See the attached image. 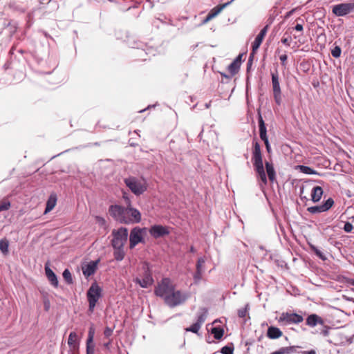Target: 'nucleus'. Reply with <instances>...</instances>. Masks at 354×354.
<instances>
[{
    "mask_svg": "<svg viewBox=\"0 0 354 354\" xmlns=\"http://www.w3.org/2000/svg\"><path fill=\"white\" fill-rule=\"evenodd\" d=\"M272 77V86L273 91V97L276 104L280 105L281 103V90L279 84V73L277 70L271 72Z\"/></svg>",
    "mask_w": 354,
    "mask_h": 354,
    "instance_id": "nucleus-8",
    "label": "nucleus"
},
{
    "mask_svg": "<svg viewBox=\"0 0 354 354\" xmlns=\"http://www.w3.org/2000/svg\"><path fill=\"white\" fill-rule=\"evenodd\" d=\"M241 65L238 64L237 60H234L229 66L228 71L231 73L232 75H235L238 73Z\"/></svg>",
    "mask_w": 354,
    "mask_h": 354,
    "instance_id": "nucleus-27",
    "label": "nucleus"
},
{
    "mask_svg": "<svg viewBox=\"0 0 354 354\" xmlns=\"http://www.w3.org/2000/svg\"><path fill=\"white\" fill-rule=\"evenodd\" d=\"M122 198L124 200L127 206H129V207L131 206V200H130L129 197L127 196V193H125V192L123 193Z\"/></svg>",
    "mask_w": 354,
    "mask_h": 354,
    "instance_id": "nucleus-50",
    "label": "nucleus"
},
{
    "mask_svg": "<svg viewBox=\"0 0 354 354\" xmlns=\"http://www.w3.org/2000/svg\"><path fill=\"white\" fill-rule=\"evenodd\" d=\"M343 229L346 232L350 233L352 232V230L353 229V224L350 222H346L344 223V226Z\"/></svg>",
    "mask_w": 354,
    "mask_h": 354,
    "instance_id": "nucleus-46",
    "label": "nucleus"
},
{
    "mask_svg": "<svg viewBox=\"0 0 354 354\" xmlns=\"http://www.w3.org/2000/svg\"><path fill=\"white\" fill-rule=\"evenodd\" d=\"M134 282L139 284L140 287L147 288L153 283L151 271L147 263H143L141 268V272L139 277L134 279Z\"/></svg>",
    "mask_w": 354,
    "mask_h": 354,
    "instance_id": "nucleus-2",
    "label": "nucleus"
},
{
    "mask_svg": "<svg viewBox=\"0 0 354 354\" xmlns=\"http://www.w3.org/2000/svg\"><path fill=\"white\" fill-rule=\"evenodd\" d=\"M100 261V259H98L95 261H91L88 263L82 266V270L84 277H89L95 274V272L97 270Z\"/></svg>",
    "mask_w": 354,
    "mask_h": 354,
    "instance_id": "nucleus-15",
    "label": "nucleus"
},
{
    "mask_svg": "<svg viewBox=\"0 0 354 354\" xmlns=\"http://www.w3.org/2000/svg\"><path fill=\"white\" fill-rule=\"evenodd\" d=\"M295 30H296L297 31H303L304 30V28H303V24H297L295 26Z\"/></svg>",
    "mask_w": 354,
    "mask_h": 354,
    "instance_id": "nucleus-55",
    "label": "nucleus"
},
{
    "mask_svg": "<svg viewBox=\"0 0 354 354\" xmlns=\"http://www.w3.org/2000/svg\"><path fill=\"white\" fill-rule=\"evenodd\" d=\"M303 320V317L297 313H283L279 317V322H283L287 324H299Z\"/></svg>",
    "mask_w": 354,
    "mask_h": 354,
    "instance_id": "nucleus-11",
    "label": "nucleus"
},
{
    "mask_svg": "<svg viewBox=\"0 0 354 354\" xmlns=\"http://www.w3.org/2000/svg\"><path fill=\"white\" fill-rule=\"evenodd\" d=\"M281 43L289 46H290V41H289V39L288 38H282L281 39Z\"/></svg>",
    "mask_w": 354,
    "mask_h": 354,
    "instance_id": "nucleus-58",
    "label": "nucleus"
},
{
    "mask_svg": "<svg viewBox=\"0 0 354 354\" xmlns=\"http://www.w3.org/2000/svg\"><path fill=\"white\" fill-rule=\"evenodd\" d=\"M57 203V196L55 194H52L50 195L47 202L46 206L44 211V214H47L50 212L56 205Z\"/></svg>",
    "mask_w": 354,
    "mask_h": 354,
    "instance_id": "nucleus-21",
    "label": "nucleus"
},
{
    "mask_svg": "<svg viewBox=\"0 0 354 354\" xmlns=\"http://www.w3.org/2000/svg\"><path fill=\"white\" fill-rule=\"evenodd\" d=\"M203 272L196 270L195 273L193 275V279L194 281V283H198L202 279Z\"/></svg>",
    "mask_w": 354,
    "mask_h": 354,
    "instance_id": "nucleus-39",
    "label": "nucleus"
},
{
    "mask_svg": "<svg viewBox=\"0 0 354 354\" xmlns=\"http://www.w3.org/2000/svg\"><path fill=\"white\" fill-rule=\"evenodd\" d=\"M111 342H112V339H109L108 342H104L103 344V346L104 347V348L106 351H110Z\"/></svg>",
    "mask_w": 354,
    "mask_h": 354,
    "instance_id": "nucleus-53",
    "label": "nucleus"
},
{
    "mask_svg": "<svg viewBox=\"0 0 354 354\" xmlns=\"http://www.w3.org/2000/svg\"><path fill=\"white\" fill-rule=\"evenodd\" d=\"M288 352H290V354H292V353H297V349L299 348V346H288Z\"/></svg>",
    "mask_w": 354,
    "mask_h": 354,
    "instance_id": "nucleus-51",
    "label": "nucleus"
},
{
    "mask_svg": "<svg viewBox=\"0 0 354 354\" xmlns=\"http://www.w3.org/2000/svg\"><path fill=\"white\" fill-rule=\"evenodd\" d=\"M234 348L230 346H225L221 348L222 354H234Z\"/></svg>",
    "mask_w": 354,
    "mask_h": 354,
    "instance_id": "nucleus-42",
    "label": "nucleus"
},
{
    "mask_svg": "<svg viewBox=\"0 0 354 354\" xmlns=\"http://www.w3.org/2000/svg\"><path fill=\"white\" fill-rule=\"evenodd\" d=\"M211 333L216 339H220L223 335L224 330L220 327H214L212 328Z\"/></svg>",
    "mask_w": 354,
    "mask_h": 354,
    "instance_id": "nucleus-28",
    "label": "nucleus"
},
{
    "mask_svg": "<svg viewBox=\"0 0 354 354\" xmlns=\"http://www.w3.org/2000/svg\"><path fill=\"white\" fill-rule=\"evenodd\" d=\"M174 287L175 286L170 279L163 278L155 288L154 293L165 301Z\"/></svg>",
    "mask_w": 354,
    "mask_h": 354,
    "instance_id": "nucleus-5",
    "label": "nucleus"
},
{
    "mask_svg": "<svg viewBox=\"0 0 354 354\" xmlns=\"http://www.w3.org/2000/svg\"><path fill=\"white\" fill-rule=\"evenodd\" d=\"M205 259L204 257H200L198 258L196 265V270L197 271H205Z\"/></svg>",
    "mask_w": 354,
    "mask_h": 354,
    "instance_id": "nucleus-31",
    "label": "nucleus"
},
{
    "mask_svg": "<svg viewBox=\"0 0 354 354\" xmlns=\"http://www.w3.org/2000/svg\"><path fill=\"white\" fill-rule=\"evenodd\" d=\"M212 19L210 17L209 15H207V17L202 21L201 25L206 24L207 22H209Z\"/></svg>",
    "mask_w": 354,
    "mask_h": 354,
    "instance_id": "nucleus-56",
    "label": "nucleus"
},
{
    "mask_svg": "<svg viewBox=\"0 0 354 354\" xmlns=\"http://www.w3.org/2000/svg\"><path fill=\"white\" fill-rule=\"evenodd\" d=\"M63 277L64 278V279L68 283H71L72 281H73V279H72V276H71V274L70 272V271L68 270V269H66L64 272H63Z\"/></svg>",
    "mask_w": 354,
    "mask_h": 354,
    "instance_id": "nucleus-41",
    "label": "nucleus"
},
{
    "mask_svg": "<svg viewBox=\"0 0 354 354\" xmlns=\"http://www.w3.org/2000/svg\"><path fill=\"white\" fill-rule=\"evenodd\" d=\"M68 344L70 346V348L73 349H75L78 347L77 334L75 332H71L69 334L68 339Z\"/></svg>",
    "mask_w": 354,
    "mask_h": 354,
    "instance_id": "nucleus-25",
    "label": "nucleus"
},
{
    "mask_svg": "<svg viewBox=\"0 0 354 354\" xmlns=\"http://www.w3.org/2000/svg\"><path fill=\"white\" fill-rule=\"evenodd\" d=\"M280 61L281 62V64L283 66L286 65V62L287 61L288 56L286 54L281 55L279 57Z\"/></svg>",
    "mask_w": 354,
    "mask_h": 354,
    "instance_id": "nucleus-52",
    "label": "nucleus"
},
{
    "mask_svg": "<svg viewBox=\"0 0 354 354\" xmlns=\"http://www.w3.org/2000/svg\"><path fill=\"white\" fill-rule=\"evenodd\" d=\"M113 256L116 261H122L125 256V252L124 251V248H113Z\"/></svg>",
    "mask_w": 354,
    "mask_h": 354,
    "instance_id": "nucleus-26",
    "label": "nucleus"
},
{
    "mask_svg": "<svg viewBox=\"0 0 354 354\" xmlns=\"http://www.w3.org/2000/svg\"><path fill=\"white\" fill-rule=\"evenodd\" d=\"M354 10V1L342 3L333 6V13L337 17H344Z\"/></svg>",
    "mask_w": 354,
    "mask_h": 354,
    "instance_id": "nucleus-9",
    "label": "nucleus"
},
{
    "mask_svg": "<svg viewBox=\"0 0 354 354\" xmlns=\"http://www.w3.org/2000/svg\"><path fill=\"white\" fill-rule=\"evenodd\" d=\"M259 135L267 132L265 122H264L261 115H259Z\"/></svg>",
    "mask_w": 354,
    "mask_h": 354,
    "instance_id": "nucleus-34",
    "label": "nucleus"
},
{
    "mask_svg": "<svg viewBox=\"0 0 354 354\" xmlns=\"http://www.w3.org/2000/svg\"><path fill=\"white\" fill-rule=\"evenodd\" d=\"M45 272L46 275L48 279V281L50 282V283L54 287H57L58 286V280L57 278V276L54 273V272L48 266H45Z\"/></svg>",
    "mask_w": 354,
    "mask_h": 354,
    "instance_id": "nucleus-18",
    "label": "nucleus"
},
{
    "mask_svg": "<svg viewBox=\"0 0 354 354\" xmlns=\"http://www.w3.org/2000/svg\"><path fill=\"white\" fill-rule=\"evenodd\" d=\"M302 354H316L314 350L301 351Z\"/></svg>",
    "mask_w": 354,
    "mask_h": 354,
    "instance_id": "nucleus-61",
    "label": "nucleus"
},
{
    "mask_svg": "<svg viewBox=\"0 0 354 354\" xmlns=\"http://www.w3.org/2000/svg\"><path fill=\"white\" fill-rule=\"evenodd\" d=\"M112 236L111 245L113 248H124L128 239V230L123 227L118 230H113L112 231Z\"/></svg>",
    "mask_w": 354,
    "mask_h": 354,
    "instance_id": "nucleus-7",
    "label": "nucleus"
},
{
    "mask_svg": "<svg viewBox=\"0 0 354 354\" xmlns=\"http://www.w3.org/2000/svg\"><path fill=\"white\" fill-rule=\"evenodd\" d=\"M113 332V329L110 327H106L104 330V335L105 338L109 339V337L112 335Z\"/></svg>",
    "mask_w": 354,
    "mask_h": 354,
    "instance_id": "nucleus-43",
    "label": "nucleus"
},
{
    "mask_svg": "<svg viewBox=\"0 0 354 354\" xmlns=\"http://www.w3.org/2000/svg\"><path fill=\"white\" fill-rule=\"evenodd\" d=\"M304 187H301L300 188V197H301V200H308L307 197L306 196H303V193H304Z\"/></svg>",
    "mask_w": 354,
    "mask_h": 354,
    "instance_id": "nucleus-59",
    "label": "nucleus"
},
{
    "mask_svg": "<svg viewBox=\"0 0 354 354\" xmlns=\"http://www.w3.org/2000/svg\"><path fill=\"white\" fill-rule=\"evenodd\" d=\"M129 211H130L129 217L131 218V223H137L141 221V214L140 212L131 206L129 207Z\"/></svg>",
    "mask_w": 354,
    "mask_h": 354,
    "instance_id": "nucleus-23",
    "label": "nucleus"
},
{
    "mask_svg": "<svg viewBox=\"0 0 354 354\" xmlns=\"http://www.w3.org/2000/svg\"><path fill=\"white\" fill-rule=\"evenodd\" d=\"M268 29V26H266L263 27L258 35L256 37L254 41L252 44V53L250 54V57L256 53L259 46H261Z\"/></svg>",
    "mask_w": 354,
    "mask_h": 354,
    "instance_id": "nucleus-14",
    "label": "nucleus"
},
{
    "mask_svg": "<svg viewBox=\"0 0 354 354\" xmlns=\"http://www.w3.org/2000/svg\"><path fill=\"white\" fill-rule=\"evenodd\" d=\"M95 221L96 222L99 224V225L100 226H105L106 225V221L104 218L100 216H95Z\"/></svg>",
    "mask_w": 354,
    "mask_h": 354,
    "instance_id": "nucleus-49",
    "label": "nucleus"
},
{
    "mask_svg": "<svg viewBox=\"0 0 354 354\" xmlns=\"http://www.w3.org/2000/svg\"><path fill=\"white\" fill-rule=\"evenodd\" d=\"M264 144L266 145V150L268 153L270 152L271 151V147H270V143H269V141H266V142H264Z\"/></svg>",
    "mask_w": 354,
    "mask_h": 354,
    "instance_id": "nucleus-60",
    "label": "nucleus"
},
{
    "mask_svg": "<svg viewBox=\"0 0 354 354\" xmlns=\"http://www.w3.org/2000/svg\"><path fill=\"white\" fill-rule=\"evenodd\" d=\"M252 162L257 176L260 178L263 185H266L268 180L263 167L261 147L258 142L254 143Z\"/></svg>",
    "mask_w": 354,
    "mask_h": 354,
    "instance_id": "nucleus-1",
    "label": "nucleus"
},
{
    "mask_svg": "<svg viewBox=\"0 0 354 354\" xmlns=\"http://www.w3.org/2000/svg\"><path fill=\"white\" fill-rule=\"evenodd\" d=\"M348 220H350L349 222L351 223L352 224L354 223V216L349 217Z\"/></svg>",
    "mask_w": 354,
    "mask_h": 354,
    "instance_id": "nucleus-64",
    "label": "nucleus"
},
{
    "mask_svg": "<svg viewBox=\"0 0 354 354\" xmlns=\"http://www.w3.org/2000/svg\"><path fill=\"white\" fill-rule=\"evenodd\" d=\"M123 207L114 205H111L109 209L110 215L117 221L122 223V221H126L127 218L122 216Z\"/></svg>",
    "mask_w": 354,
    "mask_h": 354,
    "instance_id": "nucleus-16",
    "label": "nucleus"
},
{
    "mask_svg": "<svg viewBox=\"0 0 354 354\" xmlns=\"http://www.w3.org/2000/svg\"><path fill=\"white\" fill-rule=\"evenodd\" d=\"M283 335L282 331L277 327L270 326L267 330V337L270 339H274L279 338Z\"/></svg>",
    "mask_w": 354,
    "mask_h": 354,
    "instance_id": "nucleus-17",
    "label": "nucleus"
},
{
    "mask_svg": "<svg viewBox=\"0 0 354 354\" xmlns=\"http://www.w3.org/2000/svg\"><path fill=\"white\" fill-rule=\"evenodd\" d=\"M334 205V201L332 198H328L324 203L321 205L324 212L329 210L332 206Z\"/></svg>",
    "mask_w": 354,
    "mask_h": 354,
    "instance_id": "nucleus-32",
    "label": "nucleus"
},
{
    "mask_svg": "<svg viewBox=\"0 0 354 354\" xmlns=\"http://www.w3.org/2000/svg\"><path fill=\"white\" fill-rule=\"evenodd\" d=\"M95 345L93 343L86 344V354H94Z\"/></svg>",
    "mask_w": 354,
    "mask_h": 354,
    "instance_id": "nucleus-48",
    "label": "nucleus"
},
{
    "mask_svg": "<svg viewBox=\"0 0 354 354\" xmlns=\"http://www.w3.org/2000/svg\"><path fill=\"white\" fill-rule=\"evenodd\" d=\"M265 165L268 177L270 181L273 183L276 180V172L274 166L272 163L269 162H266Z\"/></svg>",
    "mask_w": 354,
    "mask_h": 354,
    "instance_id": "nucleus-24",
    "label": "nucleus"
},
{
    "mask_svg": "<svg viewBox=\"0 0 354 354\" xmlns=\"http://www.w3.org/2000/svg\"><path fill=\"white\" fill-rule=\"evenodd\" d=\"M189 295L186 292L176 290H172L169 295L167 297L165 303L169 307L174 308L183 304L188 298Z\"/></svg>",
    "mask_w": 354,
    "mask_h": 354,
    "instance_id": "nucleus-6",
    "label": "nucleus"
},
{
    "mask_svg": "<svg viewBox=\"0 0 354 354\" xmlns=\"http://www.w3.org/2000/svg\"><path fill=\"white\" fill-rule=\"evenodd\" d=\"M312 249L314 251V252L315 253V254L319 257L320 259H322V260H325L326 259V257L325 255L319 250L317 249L316 247L315 246H313L312 247Z\"/></svg>",
    "mask_w": 354,
    "mask_h": 354,
    "instance_id": "nucleus-44",
    "label": "nucleus"
},
{
    "mask_svg": "<svg viewBox=\"0 0 354 354\" xmlns=\"http://www.w3.org/2000/svg\"><path fill=\"white\" fill-rule=\"evenodd\" d=\"M102 288L97 283H93L87 290L86 296L88 302V311L93 313L97 302L102 297Z\"/></svg>",
    "mask_w": 354,
    "mask_h": 354,
    "instance_id": "nucleus-3",
    "label": "nucleus"
},
{
    "mask_svg": "<svg viewBox=\"0 0 354 354\" xmlns=\"http://www.w3.org/2000/svg\"><path fill=\"white\" fill-rule=\"evenodd\" d=\"M44 309L46 311H48L50 308V301H48V299H46L44 301Z\"/></svg>",
    "mask_w": 354,
    "mask_h": 354,
    "instance_id": "nucleus-54",
    "label": "nucleus"
},
{
    "mask_svg": "<svg viewBox=\"0 0 354 354\" xmlns=\"http://www.w3.org/2000/svg\"><path fill=\"white\" fill-rule=\"evenodd\" d=\"M207 315V310L205 308L200 309L197 315V320L190 327L186 329L187 331H190L194 333H197L200 330L202 324L204 323Z\"/></svg>",
    "mask_w": 354,
    "mask_h": 354,
    "instance_id": "nucleus-10",
    "label": "nucleus"
},
{
    "mask_svg": "<svg viewBox=\"0 0 354 354\" xmlns=\"http://www.w3.org/2000/svg\"><path fill=\"white\" fill-rule=\"evenodd\" d=\"M271 354H290L288 347H282L279 350L272 352Z\"/></svg>",
    "mask_w": 354,
    "mask_h": 354,
    "instance_id": "nucleus-45",
    "label": "nucleus"
},
{
    "mask_svg": "<svg viewBox=\"0 0 354 354\" xmlns=\"http://www.w3.org/2000/svg\"><path fill=\"white\" fill-rule=\"evenodd\" d=\"M127 187L137 196L142 194L147 189V186L144 180L138 179L136 177L130 176L124 180Z\"/></svg>",
    "mask_w": 354,
    "mask_h": 354,
    "instance_id": "nucleus-4",
    "label": "nucleus"
},
{
    "mask_svg": "<svg viewBox=\"0 0 354 354\" xmlns=\"http://www.w3.org/2000/svg\"><path fill=\"white\" fill-rule=\"evenodd\" d=\"M9 6H10V8H12L13 10H18L21 12H25V9L20 8L18 5H17V3L15 2L10 3Z\"/></svg>",
    "mask_w": 354,
    "mask_h": 354,
    "instance_id": "nucleus-47",
    "label": "nucleus"
},
{
    "mask_svg": "<svg viewBox=\"0 0 354 354\" xmlns=\"http://www.w3.org/2000/svg\"><path fill=\"white\" fill-rule=\"evenodd\" d=\"M323 195V189L319 186H315L311 191V199L314 203L320 201Z\"/></svg>",
    "mask_w": 354,
    "mask_h": 354,
    "instance_id": "nucleus-20",
    "label": "nucleus"
},
{
    "mask_svg": "<svg viewBox=\"0 0 354 354\" xmlns=\"http://www.w3.org/2000/svg\"><path fill=\"white\" fill-rule=\"evenodd\" d=\"M318 324H323V320L315 314L309 315L306 319V324L309 326L314 327Z\"/></svg>",
    "mask_w": 354,
    "mask_h": 354,
    "instance_id": "nucleus-19",
    "label": "nucleus"
},
{
    "mask_svg": "<svg viewBox=\"0 0 354 354\" xmlns=\"http://www.w3.org/2000/svg\"><path fill=\"white\" fill-rule=\"evenodd\" d=\"M150 235L154 239H158L164 236L169 234V227L161 225H152L149 230Z\"/></svg>",
    "mask_w": 354,
    "mask_h": 354,
    "instance_id": "nucleus-12",
    "label": "nucleus"
},
{
    "mask_svg": "<svg viewBox=\"0 0 354 354\" xmlns=\"http://www.w3.org/2000/svg\"><path fill=\"white\" fill-rule=\"evenodd\" d=\"M94 333H95L94 328L93 327H91L88 330V338L86 340V344H88L90 343H93Z\"/></svg>",
    "mask_w": 354,
    "mask_h": 354,
    "instance_id": "nucleus-40",
    "label": "nucleus"
},
{
    "mask_svg": "<svg viewBox=\"0 0 354 354\" xmlns=\"http://www.w3.org/2000/svg\"><path fill=\"white\" fill-rule=\"evenodd\" d=\"M342 53L341 48L338 46H335L331 50V55L333 57L338 58Z\"/></svg>",
    "mask_w": 354,
    "mask_h": 354,
    "instance_id": "nucleus-38",
    "label": "nucleus"
},
{
    "mask_svg": "<svg viewBox=\"0 0 354 354\" xmlns=\"http://www.w3.org/2000/svg\"><path fill=\"white\" fill-rule=\"evenodd\" d=\"M10 205V202L8 199H3L0 203V212L9 209Z\"/></svg>",
    "mask_w": 354,
    "mask_h": 354,
    "instance_id": "nucleus-36",
    "label": "nucleus"
},
{
    "mask_svg": "<svg viewBox=\"0 0 354 354\" xmlns=\"http://www.w3.org/2000/svg\"><path fill=\"white\" fill-rule=\"evenodd\" d=\"M310 214H317L321 212H324L322 205H316L312 206L308 208L307 209Z\"/></svg>",
    "mask_w": 354,
    "mask_h": 354,
    "instance_id": "nucleus-33",
    "label": "nucleus"
},
{
    "mask_svg": "<svg viewBox=\"0 0 354 354\" xmlns=\"http://www.w3.org/2000/svg\"><path fill=\"white\" fill-rule=\"evenodd\" d=\"M295 10H292L289 12H288L285 16V18H288L289 17L291 16V15L294 12Z\"/></svg>",
    "mask_w": 354,
    "mask_h": 354,
    "instance_id": "nucleus-62",
    "label": "nucleus"
},
{
    "mask_svg": "<svg viewBox=\"0 0 354 354\" xmlns=\"http://www.w3.org/2000/svg\"><path fill=\"white\" fill-rule=\"evenodd\" d=\"M249 305L246 304L244 308L238 310V316L241 318L245 317L248 313Z\"/></svg>",
    "mask_w": 354,
    "mask_h": 354,
    "instance_id": "nucleus-37",
    "label": "nucleus"
},
{
    "mask_svg": "<svg viewBox=\"0 0 354 354\" xmlns=\"http://www.w3.org/2000/svg\"><path fill=\"white\" fill-rule=\"evenodd\" d=\"M241 58H242V55H239L238 57H236V58L234 60H237L238 64H239L241 65Z\"/></svg>",
    "mask_w": 354,
    "mask_h": 354,
    "instance_id": "nucleus-63",
    "label": "nucleus"
},
{
    "mask_svg": "<svg viewBox=\"0 0 354 354\" xmlns=\"http://www.w3.org/2000/svg\"><path fill=\"white\" fill-rule=\"evenodd\" d=\"M141 242H143L142 230L138 227H134L130 232L129 248L133 249L137 244Z\"/></svg>",
    "mask_w": 354,
    "mask_h": 354,
    "instance_id": "nucleus-13",
    "label": "nucleus"
},
{
    "mask_svg": "<svg viewBox=\"0 0 354 354\" xmlns=\"http://www.w3.org/2000/svg\"><path fill=\"white\" fill-rule=\"evenodd\" d=\"M9 243L6 239L0 240V250L3 254L8 253Z\"/></svg>",
    "mask_w": 354,
    "mask_h": 354,
    "instance_id": "nucleus-30",
    "label": "nucleus"
},
{
    "mask_svg": "<svg viewBox=\"0 0 354 354\" xmlns=\"http://www.w3.org/2000/svg\"><path fill=\"white\" fill-rule=\"evenodd\" d=\"M259 136H260L261 139L263 142L268 141V136H267V132H266L265 133H262V134H261Z\"/></svg>",
    "mask_w": 354,
    "mask_h": 354,
    "instance_id": "nucleus-57",
    "label": "nucleus"
},
{
    "mask_svg": "<svg viewBox=\"0 0 354 354\" xmlns=\"http://www.w3.org/2000/svg\"><path fill=\"white\" fill-rule=\"evenodd\" d=\"M130 214H131L130 211H129V206H127L126 207H123L122 216H124L125 218H127V221H122V223H126V224L131 223V218L129 217Z\"/></svg>",
    "mask_w": 354,
    "mask_h": 354,
    "instance_id": "nucleus-35",
    "label": "nucleus"
},
{
    "mask_svg": "<svg viewBox=\"0 0 354 354\" xmlns=\"http://www.w3.org/2000/svg\"><path fill=\"white\" fill-rule=\"evenodd\" d=\"M297 169L299 171L306 174H316L317 171L310 167L305 165H298Z\"/></svg>",
    "mask_w": 354,
    "mask_h": 354,
    "instance_id": "nucleus-29",
    "label": "nucleus"
},
{
    "mask_svg": "<svg viewBox=\"0 0 354 354\" xmlns=\"http://www.w3.org/2000/svg\"><path fill=\"white\" fill-rule=\"evenodd\" d=\"M234 0H231L230 1H228L225 3H223L222 5H218L214 8H212L210 12L208 13V15L210 16L212 19L214 18L216 16H217L225 8H226L227 6L231 4V3Z\"/></svg>",
    "mask_w": 354,
    "mask_h": 354,
    "instance_id": "nucleus-22",
    "label": "nucleus"
}]
</instances>
